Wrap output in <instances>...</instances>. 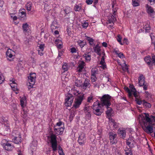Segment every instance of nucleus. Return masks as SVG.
I'll return each instance as SVG.
<instances>
[{"mask_svg": "<svg viewBox=\"0 0 155 155\" xmlns=\"http://www.w3.org/2000/svg\"><path fill=\"white\" fill-rule=\"evenodd\" d=\"M69 94H71L74 97V96H76L73 107L76 109L79 107L82 101L84 99V94L81 92L75 89H73Z\"/></svg>", "mask_w": 155, "mask_h": 155, "instance_id": "obj_1", "label": "nucleus"}, {"mask_svg": "<svg viewBox=\"0 0 155 155\" xmlns=\"http://www.w3.org/2000/svg\"><path fill=\"white\" fill-rule=\"evenodd\" d=\"M47 142L48 144L51 147L53 151L57 150L58 143H59L61 140V138L59 136V138L57 136H47Z\"/></svg>", "mask_w": 155, "mask_h": 155, "instance_id": "obj_2", "label": "nucleus"}, {"mask_svg": "<svg viewBox=\"0 0 155 155\" xmlns=\"http://www.w3.org/2000/svg\"><path fill=\"white\" fill-rule=\"evenodd\" d=\"M111 97L109 94H104L101 98V106L108 108L111 105Z\"/></svg>", "mask_w": 155, "mask_h": 155, "instance_id": "obj_3", "label": "nucleus"}, {"mask_svg": "<svg viewBox=\"0 0 155 155\" xmlns=\"http://www.w3.org/2000/svg\"><path fill=\"white\" fill-rule=\"evenodd\" d=\"M36 74L35 73H31L30 74V76L28 77L27 86L28 90L33 87L34 85L35 84Z\"/></svg>", "mask_w": 155, "mask_h": 155, "instance_id": "obj_4", "label": "nucleus"}, {"mask_svg": "<svg viewBox=\"0 0 155 155\" xmlns=\"http://www.w3.org/2000/svg\"><path fill=\"white\" fill-rule=\"evenodd\" d=\"M1 144L3 148L8 151L12 150L15 147L13 145L10 143L9 141L5 139H3L2 140Z\"/></svg>", "mask_w": 155, "mask_h": 155, "instance_id": "obj_5", "label": "nucleus"}, {"mask_svg": "<svg viewBox=\"0 0 155 155\" xmlns=\"http://www.w3.org/2000/svg\"><path fill=\"white\" fill-rule=\"evenodd\" d=\"M92 107L94 114L97 116L101 115L102 113L101 110L102 106H101L100 103L97 101L94 103Z\"/></svg>", "mask_w": 155, "mask_h": 155, "instance_id": "obj_6", "label": "nucleus"}, {"mask_svg": "<svg viewBox=\"0 0 155 155\" xmlns=\"http://www.w3.org/2000/svg\"><path fill=\"white\" fill-rule=\"evenodd\" d=\"M129 87L131 89H130L127 87H124V89L128 93V97L130 98H131L133 97V95L137 93V92L133 85L130 84Z\"/></svg>", "mask_w": 155, "mask_h": 155, "instance_id": "obj_7", "label": "nucleus"}, {"mask_svg": "<svg viewBox=\"0 0 155 155\" xmlns=\"http://www.w3.org/2000/svg\"><path fill=\"white\" fill-rule=\"evenodd\" d=\"M74 99V97L71 94H68L65 99V105L67 107H69L71 105Z\"/></svg>", "mask_w": 155, "mask_h": 155, "instance_id": "obj_8", "label": "nucleus"}, {"mask_svg": "<svg viewBox=\"0 0 155 155\" xmlns=\"http://www.w3.org/2000/svg\"><path fill=\"white\" fill-rule=\"evenodd\" d=\"M18 18L21 20L25 21L26 19V13L24 9H20L18 13Z\"/></svg>", "mask_w": 155, "mask_h": 155, "instance_id": "obj_9", "label": "nucleus"}, {"mask_svg": "<svg viewBox=\"0 0 155 155\" xmlns=\"http://www.w3.org/2000/svg\"><path fill=\"white\" fill-rule=\"evenodd\" d=\"M145 119L147 122H148L149 124H151L152 125H154L153 123V122H155V116L153 115H150L149 117V115L148 113H145Z\"/></svg>", "mask_w": 155, "mask_h": 155, "instance_id": "obj_10", "label": "nucleus"}, {"mask_svg": "<svg viewBox=\"0 0 155 155\" xmlns=\"http://www.w3.org/2000/svg\"><path fill=\"white\" fill-rule=\"evenodd\" d=\"M15 54V52L14 51L10 48H8L6 52V56L7 60L11 61V60L9 59L12 58Z\"/></svg>", "mask_w": 155, "mask_h": 155, "instance_id": "obj_11", "label": "nucleus"}, {"mask_svg": "<svg viewBox=\"0 0 155 155\" xmlns=\"http://www.w3.org/2000/svg\"><path fill=\"white\" fill-rule=\"evenodd\" d=\"M91 86L90 80L86 78L85 79L84 83L81 85V87L84 90H86L87 87L89 88Z\"/></svg>", "mask_w": 155, "mask_h": 155, "instance_id": "obj_12", "label": "nucleus"}, {"mask_svg": "<svg viewBox=\"0 0 155 155\" xmlns=\"http://www.w3.org/2000/svg\"><path fill=\"white\" fill-rule=\"evenodd\" d=\"M85 65V63L84 61H82L80 62L77 68V71L79 73L82 72Z\"/></svg>", "mask_w": 155, "mask_h": 155, "instance_id": "obj_13", "label": "nucleus"}, {"mask_svg": "<svg viewBox=\"0 0 155 155\" xmlns=\"http://www.w3.org/2000/svg\"><path fill=\"white\" fill-rule=\"evenodd\" d=\"M64 127H62L59 128L54 127V131L55 134L58 135H61L63 134L64 129Z\"/></svg>", "mask_w": 155, "mask_h": 155, "instance_id": "obj_14", "label": "nucleus"}, {"mask_svg": "<svg viewBox=\"0 0 155 155\" xmlns=\"http://www.w3.org/2000/svg\"><path fill=\"white\" fill-rule=\"evenodd\" d=\"M134 140L133 136H130L128 139L127 140L126 144L130 147L132 148L134 147L133 142Z\"/></svg>", "mask_w": 155, "mask_h": 155, "instance_id": "obj_15", "label": "nucleus"}, {"mask_svg": "<svg viewBox=\"0 0 155 155\" xmlns=\"http://www.w3.org/2000/svg\"><path fill=\"white\" fill-rule=\"evenodd\" d=\"M133 95L135 97V101L137 104L140 105L143 104V101L140 98L138 94H135Z\"/></svg>", "mask_w": 155, "mask_h": 155, "instance_id": "obj_16", "label": "nucleus"}, {"mask_svg": "<svg viewBox=\"0 0 155 155\" xmlns=\"http://www.w3.org/2000/svg\"><path fill=\"white\" fill-rule=\"evenodd\" d=\"M145 131L148 134H150L153 132V128L152 125L149 124L146 127L145 129Z\"/></svg>", "mask_w": 155, "mask_h": 155, "instance_id": "obj_17", "label": "nucleus"}, {"mask_svg": "<svg viewBox=\"0 0 155 155\" xmlns=\"http://www.w3.org/2000/svg\"><path fill=\"white\" fill-rule=\"evenodd\" d=\"M116 15H114L113 14L108 17V20L107 22H108L109 23H114L116 21Z\"/></svg>", "mask_w": 155, "mask_h": 155, "instance_id": "obj_18", "label": "nucleus"}, {"mask_svg": "<svg viewBox=\"0 0 155 155\" xmlns=\"http://www.w3.org/2000/svg\"><path fill=\"white\" fill-rule=\"evenodd\" d=\"M59 27V26L58 24V22L55 20L53 21L51 25V28L52 32L54 30L58 28Z\"/></svg>", "mask_w": 155, "mask_h": 155, "instance_id": "obj_19", "label": "nucleus"}, {"mask_svg": "<svg viewBox=\"0 0 155 155\" xmlns=\"http://www.w3.org/2000/svg\"><path fill=\"white\" fill-rule=\"evenodd\" d=\"M145 78L142 74H141L138 78V83L140 87L143 86V85L145 83Z\"/></svg>", "mask_w": 155, "mask_h": 155, "instance_id": "obj_20", "label": "nucleus"}, {"mask_svg": "<svg viewBox=\"0 0 155 155\" xmlns=\"http://www.w3.org/2000/svg\"><path fill=\"white\" fill-rule=\"evenodd\" d=\"M127 130L124 128H120L118 130V134L120 136H125Z\"/></svg>", "mask_w": 155, "mask_h": 155, "instance_id": "obj_21", "label": "nucleus"}, {"mask_svg": "<svg viewBox=\"0 0 155 155\" xmlns=\"http://www.w3.org/2000/svg\"><path fill=\"white\" fill-rule=\"evenodd\" d=\"M101 46H99L98 44H97L93 48L94 52L97 55L100 56L101 55Z\"/></svg>", "mask_w": 155, "mask_h": 155, "instance_id": "obj_22", "label": "nucleus"}, {"mask_svg": "<svg viewBox=\"0 0 155 155\" xmlns=\"http://www.w3.org/2000/svg\"><path fill=\"white\" fill-rule=\"evenodd\" d=\"M23 30L24 32H29L30 29H29V25L26 23L23 24L22 25Z\"/></svg>", "mask_w": 155, "mask_h": 155, "instance_id": "obj_23", "label": "nucleus"}, {"mask_svg": "<svg viewBox=\"0 0 155 155\" xmlns=\"http://www.w3.org/2000/svg\"><path fill=\"white\" fill-rule=\"evenodd\" d=\"M77 42L78 45L81 48V50H82L83 48L84 47L86 44V41H84L83 40H81L80 39L78 40Z\"/></svg>", "mask_w": 155, "mask_h": 155, "instance_id": "obj_24", "label": "nucleus"}, {"mask_svg": "<svg viewBox=\"0 0 155 155\" xmlns=\"http://www.w3.org/2000/svg\"><path fill=\"white\" fill-rule=\"evenodd\" d=\"M84 58L87 61H89L91 60V54L89 53H84L83 55Z\"/></svg>", "mask_w": 155, "mask_h": 155, "instance_id": "obj_25", "label": "nucleus"}, {"mask_svg": "<svg viewBox=\"0 0 155 155\" xmlns=\"http://www.w3.org/2000/svg\"><path fill=\"white\" fill-rule=\"evenodd\" d=\"M145 6L147 11V12L148 14L152 13L154 12L153 9L151 6L147 4L145 5Z\"/></svg>", "mask_w": 155, "mask_h": 155, "instance_id": "obj_26", "label": "nucleus"}, {"mask_svg": "<svg viewBox=\"0 0 155 155\" xmlns=\"http://www.w3.org/2000/svg\"><path fill=\"white\" fill-rule=\"evenodd\" d=\"M151 59V57L149 56L146 57L144 58V60L147 64L148 65H150V66H152Z\"/></svg>", "mask_w": 155, "mask_h": 155, "instance_id": "obj_27", "label": "nucleus"}, {"mask_svg": "<svg viewBox=\"0 0 155 155\" xmlns=\"http://www.w3.org/2000/svg\"><path fill=\"white\" fill-rule=\"evenodd\" d=\"M21 140L22 138L21 136H16L14 138V139L13 140V141L15 143L18 144L19 143L21 142Z\"/></svg>", "mask_w": 155, "mask_h": 155, "instance_id": "obj_28", "label": "nucleus"}, {"mask_svg": "<svg viewBox=\"0 0 155 155\" xmlns=\"http://www.w3.org/2000/svg\"><path fill=\"white\" fill-rule=\"evenodd\" d=\"M85 138L84 136H79L78 139V142L80 145H82L85 143Z\"/></svg>", "mask_w": 155, "mask_h": 155, "instance_id": "obj_29", "label": "nucleus"}, {"mask_svg": "<svg viewBox=\"0 0 155 155\" xmlns=\"http://www.w3.org/2000/svg\"><path fill=\"white\" fill-rule=\"evenodd\" d=\"M107 110L106 111V113L107 116L108 117H111L113 111V109L109 107L107 108Z\"/></svg>", "mask_w": 155, "mask_h": 155, "instance_id": "obj_30", "label": "nucleus"}, {"mask_svg": "<svg viewBox=\"0 0 155 155\" xmlns=\"http://www.w3.org/2000/svg\"><path fill=\"white\" fill-rule=\"evenodd\" d=\"M87 40L88 41L89 45L91 46L93 45L94 44V40L92 38L88 36H86Z\"/></svg>", "mask_w": 155, "mask_h": 155, "instance_id": "obj_31", "label": "nucleus"}, {"mask_svg": "<svg viewBox=\"0 0 155 155\" xmlns=\"http://www.w3.org/2000/svg\"><path fill=\"white\" fill-rule=\"evenodd\" d=\"M139 0H132V5L134 7H137L140 5Z\"/></svg>", "mask_w": 155, "mask_h": 155, "instance_id": "obj_32", "label": "nucleus"}, {"mask_svg": "<svg viewBox=\"0 0 155 155\" xmlns=\"http://www.w3.org/2000/svg\"><path fill=\"white\" fill-rule=\"evenodd\" d=\"M64 123L60 120L57 123L56 125L54 126V127L56 128H57V127H64Z\"/></svg>", "mask_w": 155, "mask_h": 155, "instance_id": "obj_33", "label": "nucleus"}, {"mask_svg": "<svg viewBox=\"0 0 155 155\" xmlns=\"http://www.w3.org/2000/svg\"><path fill=\"white\" fill-rule=\"evenodd\" d=\"M110 143L112 144H114L117 142L116 136H109Z\"/></svg>", "mask_w": 155, "mask_h": 155, "instance_id": "obj_34", "label": "nucleus"}, {"mask_svg": "<svg viewBox=\"0 0 155 155\" xmlns=\"http://www.w3.org/2000/svg\"><path fill=\"white\" fill-rule=\"evenodd\" d=\"M32 5V3L31 2H28L26 5V7L27 10L28 11H31Z\"/></svg>", "mask_w": 155, "mask_h": 155, "instance_id": "obj_35", "label": "nucleus"}, {"mask_svg": "<svg viewBox=\"0 0 155 155\" xmlns=\"http://www.w3.org/2000/svg\"><path fill=\"white\" fill-rule=\"evenodd\" d=\"M92 107L90 106H85L84 109V113L91 112Z\"/></svg>", "mask_w": 155, "mask_h": 155, "instance_id": "obj_36", "label": "nucleus"}, {"mask_svg": "<svg viewBox=\"0 0 155 155\" xmlns=\"http://www.w3.org/2000/svg\"><path fill=\"white\" fill-rule=\"evenodd\" d=\"M143 104L146 108H149L151 107V104L146 101L144 100H143Z\"/></svg>", "mask_w": 155, "mask_h": 155, "instance_id": "obj_37", "label": "nucleus"}, {"mask_svg": "<svg viewBox=\"0 0 155 155\" xmlns=\"http://www.w3.org/2000/svg\"><path fill=\"white\" fill-rule=\"evenodd\" d=\"M22 111L21 112V114L23 115V118L25 117L27 114L28 111L27 109L26 108H25V107L24 108H22Z\"/></svg>", "mask_w": 155, "mask_h": 155, "instance_id": "obj_38", "label": "nucleus"}, {"mask_svg": "<svg viewBox=\"0 0 155 155\" xmlns=\"http://www.w3.org/2000/svg\"><path fill=\"white\" fill-rule=\"evenodd\" d=\"M151 61L152 65L153 64L155 65V54H151Z\"/></svg>", "mask_w": 155, "mask_h": 155, "instance_id": "obj_39", "label": "nucleus"}, {"mask_svg": "<svg viewBox=\"0 0 155 155\" xmlns=\"http://www.w3.org/2000/svg\"><path fill=\"white\" fill-rule=\"evenodd\" d=\"M112 8H113V14L114 15H116L117 13V7H115L114 5H112Z\"/></svg>", "mask_w": 155, "mask_h": 155, "instance_id": "obj_40", "label": "nucleus"}, {"mask_svg": "<svg viewBox=\"0 0 155 155\" xmlns=\"http://www.w3.org/2000/svg\"><path fill=\"white\" fill-rule=\"evenodd\" d=\"M97 73V69L93 68L91 70L92 75L96 76V74Z\"/></svg>", "mask_w": 155, "mask_h": 155, "instance_id": "obj_41", "label": "nucleus"}, {"mask_svg": "<svg viewBox=\"0 0 155 155\" xmlns=\"http://www.w3.org/2000/svg\"><path fill=\"white\" fill-rule=\"evenodd\" d=\"M68 65L66 63H64L62 65V69L64 70V72L67 71L68 70Z\"/></svg>", "mask_w": 155, "mask_h": 155, "instance_id": "obj_42", "label": "nucleus"}, {"mask_svg": "<svg viewBox=\"0 0 155 155\" xmlns=\"http://www.w3.org/2000/svg\"><path fill=\"white\" fill-rule=\"evenodd\" d=\"M81 7L78 5H76L74 7V10L75 11H79L81 9Z\"/></svg>", "mask_w": 155, "mask_h": 155, "instance_id": "obj_43", "label": "nucleus"}, {"mask_svg": "<svg viewBox=\"0 0 155 155\" xmlns=\"http://www.w3.org/2000/svg\"><path fill=\"white\" fill-rule=\"evenodd\" d=\"M58 152L59 155H65L63 152V150L62 148L60 146H59Z\"/></svg>", "mask_w": 155, "mask_h": 155, "instance_id": "obj_44", "label": "nucleus"}, {"mask_svg": "<svg viewBox=\"0 0 155 155\" xmlns=\"http://www.w3.org/2000/svg\"><path fill=\"white\" fill-rule=\"evenodd\" d=\"M102 54H103L104 55V56H103L101 58V61L100 62V64L103 65L104 63V59H105L104 55H105V54L104 52H102Z\"/></svg>", "mask_w": 155, "mask_h": 155, "instance_id": "obj_45", "label": "nucleus"}, {"mask_svg": "<svg viewBox=\"0 0 155 155\" xmlns=\"http://www.w3.org/2000/svg\"><path fill=\"white\" fill-rule=\"evenodd\" d=\"M121 39L122 38L120 35H118L117 36V40L121 45H123V43L121 42Z\"/></svg>", "mask_w": 155, "mask_h": 155, "instance_id": "obj_46", "label": "nucleus"}, {"mask_svg": "<svg viewBox=\"0 0 155 155\" xmlns=\"http://www.w3.org/2000/svg\"><path fill=\"white\" fill-rule=\"evenodd\" d=\"M106 24H107V27L110 29H112L114 28L113 25L114 23H109L108 22H106Z\"/></svg>", "mask_w": 155, "mask_h": 155, "instance_id": "obj_47", "label": "nucleus"}, {"mask_svg": "<svg viewBox=\"0 0 155 155\" xmlns=\"http://www.w3.org/2000/svg\"><path fill=\"white\" fill-rule=\"evenodd\" d=\"M38 50H44L45 48L44 44H40L39 46H38Z\"/></svg>", "mask_w": 155, "mask_h": 155, "instance_id": "obj_48", "label": "nucleus"}, {"mask_svg": "<svg viewBox=\"0 0 155 155\" xmlns=\"http://www.w3.org/2000/svg\"><path fill=\"white\" fill-rule=\"evenodd\" d=\"M75 85L77 87H80L81 86V82L80 81L76 80L75 82Z\"/></svg>", "mask_w": 155, "mask_h": 155, "instance_id": "obj_49", "label": "nucleus"}, {"mask_svg": "<svg viewBox=\"0 0 155 155\" xmlns=\"http://www.w3.org/2000/svg\"><path fill=\"white\" fill-rule=\"evenodd\" d=\"M38 54L41 56H43L45 54V52L44 50H38Z\"/></svg>", "mask_w": 155, "mask_h": 155, "instance_id": "obj_50", "label": "nucleus"}, {"mask_svg": "<svg viewBox=\"0 0 155 155\" xmlns=\"http://www.w3.org/2000/svg\"><path fill=\"white\" fill-rule=\"evenodd\" d=\"M96 76L92 75H91V82L93 83L95 81L97 78H96Z\"/></svg>", "mask_w": 155, "mask_h": 155, "instance_id": "obj_51", "label": "nucleus"}, {"mask_svg": "<svg viewBox=\"0 0 155 155\" xmlns=\"http://www.w3.org/2000/svg\"><path fill=\"white\" fill-rule=\"evenodd\" d=\"M126 155H133V153L131 149L130 148L128 151L125 152Z\"/></svg>", "mask_w": 155, "mask_h": 155, "instance_id": "obj_52", "label": "nucleus"}, {"mask_svg": "<svg viewBox=\"0 0 155 155\" xmlns=\"http://www.w3.org/2000/svg\"><path fill=\"white\" fill-rule=\"evenodd\" d=\"M93 100V97L90 96L87 98V102L89 103L91 102Z\"/></svg>", "mask_w": 155, "mask_h": 155, "instance_id": "obj_53", "label": "nucleus"}, {"mask_svg": "<svg viewBox=\"0 0 155 155\" xmlns=\"http://www.w3.org/2000/svg\"><path fill=\"white\" fill-rule=\"evenodd\" d=\"M83 28H86L88 26V24L87 22H85L82 24Z\"/></svg>", "mask_w": 155, "mask_h": 155, "instance_id": "obj_54", "label": "nucleus"}, {"mask_svg": "<svg viewBox=\"0 0 155 155\" xmlns=\"http://www.w3.org/2000/svg\"><path fill=\"white\" fill-rule=\"evenodd\" d=\"M145 31L147 32H149V31L150 29V28L149 25H147V26H146L145 27Z\"/></svg>", "mask_w": 155, "mask_h": 155, "instance_id": "obj_55", "label": "nucleus"}, {"mask_svg": "<svg viewBox=\"0 0 155 155\" xmlns=\"http://www.w3.org/2000/svg\"><path fill=\"white\" fill-rule=\"evenodd\" d=\"M70 51L72 53H76L77 51V50L75 47H72L70 49Z\"/></svg>", "mask_w": 155, "mask_h": 155, "instance_id": "obj_56", "label": "nucleus"}, {"mask_svg": "<svg viewBox=\"0 0 155 155\" xmlns=\"http://www.w3.org/2000/svg\"><path fill=\"white\" fill-rule=\"evenodd\" d=\"M86 116V117H87L88 119L90 118L91 117V112H87L86 113H85Z\"/></svg>", "mask_w": 155, "mask_h": 155, "instance_id": "obj_57", "label": "nucleus"}, {"mask_svg": "<svg viewBox=\"0 0 155 155\" xmlns=\"http://www.w3.org/2000/svg\"><path fill=\"white\" fill-rule=\"evenodd\" d=\"M4 79L3 75L0 73V84H1L4 81Z\"/></svg>", "mask_w": 155, "mask_h": 155, "instance_id": "obj_58", "label": "nucleus"}, {"mask_svg": "<svg viewBox=\"0 0 155 155\" xmlns=\"http://www.w3.org/2000/svg\"><path fill=\"white\" fill-rule=\"evenodd\" d=\"M117 55L118 57L120 58H125V56L124 55V54L121 52H120Z\"/></svg>", "mask_w": 155, "mask_h": 155, "instance_id": "obj_59", "label": "nucleus"}, {"mask_svg": "<svg viewBox=\"0 0 155 155\" xmlns=\"http://www.w3.org/2000/svg\"><path fill=\"white\" fill-rule=\"evenodd\" d=\"M74 116V115L72 113H71L70 114L69 116V120L70 122H71V121L72 120Z\"/></svg>", "mask_w": 155, "mask_h": 155, "instance_id": "obj_60", "label": "nucleus"}, {"mask_svg": "<svg viewBox=\"0 0 155 155\" xmlns=\"http://www.w3.org/2000/svg\"><path fill=\"white\" fill-rule=\"evenodd\" d=\"M55 43L56 45H57L60 43H62V42L61 40L59 39H56L55 40Z\"/></svg>", "mask_w": 155, "mask_h": 155, "instance_id": "obj_61", "label": "nucleus"}, {"mask_svg": "<svg viewBox=\"0 0 155 155\" xmlns=\"http://www.w3.org/2000/svg\"><path fill=\"white\" fill-rule=\"evenodd\" d=\"M111 125H113L114 128H117L118 127V123H116V122H114Z\"/></svg>", "mask_w": 155, "mask_h": 155, "instance_id": "obj_62", "label": "nucleus"}, {"mask_svg": "<svg viewBox=\"0 0 155 155\" xmlns=\"http://www.w3.org/2000/svg\"><path fill=\"white\" fill-rule=\"evenodd\" d=\"M20 104L22 108H24V102L22 99L20 100Z\"/></svg>", "mask_w": 155, "mask_h": 155, "instance_id": "obj_63", "label": "nucleus"}, {"mask_svg": "<svg viewBox=\"0 0 155 155\" xmlns=\"http://www.w3.org/2000/svg\"><path fill=\"white\" fill-rule=\"evenodd\" d=\"M110 117H108V118L109 120V122L110 124H111V125L114 122V120L112 118H110Z\"/></svg>", "mask_w": 155, "mask_h": 155, "instance_id": "obj_64", "label": "nucleus"}]
</instances>
